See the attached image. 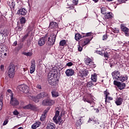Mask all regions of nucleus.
<instances>
[{"mask_svg":"<svg viewBox=\"0 0 129 129\" xmlns=\"http://www.w3.org/2000/svg\"><path fill=\"white\" fill-rule=\"evenodd\" d=\"M46 41L47 44L49 46H52V45H54L55 41H56V35L51 34L49 37L46 36Z\"/></svg>","mask_w":129,"mask_h":129,"instance_id":"obj_1","label":"nucleus"},{"mask_svg":"<svg viewBox=\"0 0 129 129\" xmlns=\"http://www.w3.org/2000/svg\"><path fill=\"white\" fill-rule=\"evenodd\" d=\"M16 74V67L14 64H10L9 67L8 76L9 78H14Z\"/></svg>","mask_w":129,"mask_h":129,"instance_id":"obj_2","label":"nucleus"},{"mask_svg":"<svg viewBox=\"0 0 129 129\" xmlns=\"http://www.w3.org/2000/svg\"><path fill=\"white\" fill-rule=\"evenodd\" d=\"M60 112L59 111H56L55 116L53 118V120L56 124H61L62 122V119H61V116H59Z\"/></svg>","mask_w":129,"mask_h":129,"instance_id":"obj_3","label":"nucleus"},{"mask_svg":"<svg viewBox=\"0 0 129 129\" xmlns=\"http://www.w3.org/2000/svg\"><path fill=\"white\" fill-rule=\"evenodd\" d=\"M42 105H47L48 106H52L53 104L55 103V100L50 99H46L42 101Z\"/></svg>","mask_w":129,"mask_h":129,"instance_id":"obj_4","label":"nucleus"},{"mask_svg":"<svg viewBox=\"0 0 129 129\" xmlns=\"http://www.w3.org/2000/svg\"><path fill=\"white\" fill-rule=\"evenodd\" d=\"M17 89H19L20 91L24 92V93H28L29 92V87L26 85H21L17 87Z\"/></svg>","mask_w":129,"mask_h":129,"instance_id":"obj_5","label":"nucleus"},{"mask_svg":"<svg viewBox=\"0 0 129 129\" xmlns=\"http://www.w3.org/2000/svg\"><path fill=\"white\" fill-rule=\"evenodd\" d=\"M23 109H31V110H33L34 111H37L39 110V109L36 106V105H33L32 104H29L23 107Z\"/></svg>","mask_w":129,"mask_h":129,"instance_id":"obj_6","label":"nucleus"},{"mask_svg":"<svg viewBox=\"0 0 129 129\" xmlns=\"http://www.w3.org/2000/svg\"><path fill=\"white\" fill-rule=\"evenodd\" d=\"M19 101L14 96L11 97L10 104L13 106H18L19 104Z\"/></svg>","mask_w":129,"mask_h":129,"instance_id":"obj_7","label":"nucleus"},{"mask_svg":"<svg viewBox=\"0 0 129 129\" xmlns=\"http://www.w3.org/2000/svg\"><path fill=\"white\" fill-rule=\"evenodd\" d=\"M113 83L114 85L117 86L120 90H122V89H124V87H125V84L124 83H121L119 82L114 81Z\"/></svg>","mask_w":129,"mask_h":129,"instance_id":"obj_8","label":"nucleus"},{"mask_svg":"<svg viewBox=\"0 0 129 129\" xmlns=\"http://www.w3.org/2000/svg\"><path fill=\"white\" fill-rule=\"evenodd\" d=\"M36 70V60L35 59H32L31 61V67H30V73L33 74L35 71Z\"/></svg>","mask_w":129,"mask_h":129,"instance_id":"obj_9","label":"nucleus"},{"mask_svg":"<svg viewBox=\"0 0 129 129\" xmlns=\"http://www.w3.org/2000/svg\"><path fill=\"white\" fill-rule=\"evenodd\" d=\"M88 75V71H87V70L85 69V70H82L80 71L79 74H78V76L80 77H86Z\"/></svg>","mask_w":129,"mask_h":129,"instance_id":"obj_10","label":"nucleus"},{"mask_svg":"<svg viewBox=\"0 0 129 129\" xmlns=\"http://www.w3.org/2000/svg\"><path fill=\"white\" fill-rule=\"evenodd\" d=\"M85 63L86 65H89L91 67H94L95 66L94 62L92 61V59L89 57L85 59Z\"/></svg>","mask_w":129,"mask_h":129,"instance_id":"obj_11","label":"nucleus"},{"mask_svg":"<svg viewBox=\"0 0 129 129\" xmlns=\"http://www.w3.org/2000/svg\"><path fill=\"white\" fill-rule=\"evenodd\" d=\"M48 83L50 85L53 86V85H56L57 83H58L59 80H58V77L56 78H54L53 79H51L50 80H48Z\"/></svg>","mask_w":129,"mask_h":129,"instance_id":"obj_12","label":"nucleus"},{"mask_svg":"<svg viewBox=\"0 0 129 129\" xmlns=\"http://www.w3.org/2000/svg\"><path fill=\"white\" fill-rule=\"evenodd\" d=\"M120 28H121V31H122V32H124V33L125 34V36L126 37H128V36H129L128 28H127L126 27L124 26V25L123 24H121Z\"/></svg>","mask_w":129,"mask_h":129,"instance_id":"obj_13","label":"nucleus"},{"mask_svg":"<svg viewBox=\"0 0 129 129\" xmlns=\"http://www.w3.org/2000/svg\"><path fill=\"white\" fill-rule=\"evenodd\" d=\"M45 41H47V35H45L39 39L38 40L39 46H43V45H45Z\"/></svg>","mask_w":129,"mask_h":129,"instance_id":"obj_14","label":"nucleus"},{"mask_svg":"<svg viewBox=\"0 0 129 129\" xmlns=\"http://www.w3.org/2000/svg\"><path fill=\"white\" fill-rule=\"evenodd\" d=\"M65 73L66 76H67L68 77H70V76H73V75H74V73H75V72L73 69H68L65 72Z\"/></svg>","mask_w":129,"mask_h":129,"instance_id":"obj_15","label":"nucleus"},{"mask_svg":"<svg viewBox=\"0 0 129 129\" xmlns=\"http://www.w3.org/2000/svg\"><path fill=\"white\" fill-rule=\"evenodd\" d=\"M49 110L50 109H46L43 111V114L40 117L41 121H44V120L46 119V117H47V113H48V112L49 111Z\"/></svg>","mask_w":129,"mask_h":129,"instance_id":"obj_16","label":"nucleus"},{"mask_svg":"<svg viewBox=\"0 0 129 129\" xmlns=\"http://www.w3.org/2000/svg\"><path fill=\"white\" fill-rule=\"evenodd\" d=\"M57 74L54 72H50L47 75L48 80L50 79H53V78L57 77Z\"/></svg>","mask_w":129,"mask_h":129,"instance_id":"obj_17","label":"nucleus"},{"mask_svg":"<svg viewBox=\"0 0 129 129\" xmlns=\"http://www.w3.org/2000/svg\"><path fill=\"white\" fill-rule=\"evenodd\" d=\"M112 76L117 80H118L119 78L120 77V74H119V72L118 71H115L112 73Z\"/></svg>","mask_w":129,"mask_h":129,"instance_id":"obj_18","label":"nucleus"},{"mask_svg":"<svg viewBox=\"0 0 129 129\" xmlns=\"http://www.w3.org/2000/svg\"><path fill=\"white\" fill-rule=\"evenodd\" d=\"M27 13H28V12L25 8L21 9L18 11V14H19V15H21L22 16H26Z\"/></svg>","mask_w":129,"mask_h":129,"instance_id":"obj_19","label":"nucleus"},{"mask_svg":"<svg viewBox=\"0 0 129 129\" xmlns=\"http://www.w3.org/2000/svg\"><path fill=\"white\" fill-rule=\"evenodd\" d=\"M40 125H41V122L37 121L32 124V125L31 126V128L36 129L39 127V126H40Z\"/></svg>","mask_w":129,"mask_h":129,"instance_id":"obj_20","label":"nucleus"},{"mask_svg":"<svg viewBox=\"0 0 129 129\" xmlns=\"http://www.w3.org/2000/svg\"><path fill=\"white\" fill-rule=\"evenodd\" d=\"M49 28L50 29H57L58 28V24L56 22H52L50 23Z\"/></svg>","mask_w":129,"mask_h":129,"instance_id":"obj_21","label":"nucleus"},{"mask_svg":"<svg viewBox=\"0 0 129 129\" xmlns=\"http://www.w3.org/2000/svg\"><path fill=\"white\" fill-rule=\"evenodd\" d=\"M28 97L29 98H30V99H32L33 101H34V102H36V103L39 102V100H38V98L37 96L29 95Z\"/></svg>","mask_w":129,"mask_h":129,"instance_id":"obj_22","label":"nucleus"},{"mask_svg":"<svg viewBox=\"0 0 129 129\" xmlns=\"http://www.w3.org/2000/svg\"><path fill=\"white\" fill-rule=\"evenodd\" d=\"M91 41V39L89 37H87L85 39L84 41H83L82 45V46H85V45H87L89 42Z\"/></svg>","mask_w":129,"mask_h":129,"instance_id":"obj_23","label":"nucleus"},{"mask_svg":"<svg viewBox=\"0 0 129 129\" xmlns=\"http://www.w3.org/2000/svg\"><path fill=\"white\" fill-rule=\"evenodd\" d=\"M56 128V125L53 123H50L48 124L46 126V129H55Z\"/></svg>","mask_w":129,"mask_h":129,"instance_id":"obj_24","label":"nucleus"},{"mask_svg":"<svg viewBox=\"0 0 129 129\" xmlns=\"http://www.w3.org/2000/svg\"><path fill=\"white\" fill-rule=\"evenodd\" d=\"M0 36H2V37H4H4L9 36V31L7 30H5L3 31H1L0 32Z\"/></svg>","mask_w":129,"mask_h":129,"instance_id":"obj_25","label":"nucleus"},{"mask_svg":"<svg viewBox=\"0 0 129 129\" xmlns=\"http://www.w3.org/2000/svg\"><path fill=\"white\" fill-rule=\"evenodd\" d=\"M51 95L52 97L55 98L56 97H58V96H59V92L56 90H53L51 91Z\"/></svg>","mask_w":129,"mask_h":129,"instance_id":"obj_26","label":"nucleus"},{"mask_svg":"<svg viewBox=\"0 0 129 129\" xmlns=\"http://www.w3.org/2000/svg\"><path fill=\"white\" fill-rule=\"evenodd\" d=\"M122 101H123L122 98L119 97L117 98L115 101V103L116 105H121L122 103Z\"/></svg>","mask_w":129,"mask_h":129,"instance_id":"obj_27","label":"nucleus"},{"mask_svg":"<svg viewBox=\"0 0 129 129\" xmlns=\"http://www.w3.org/2000/svg\"><path fill=\"white\" fill-rule=\"evenodd\" d=\"M113 17V14L111 12H108L105 14V19H111Z\"/></svg>","mask_w":129,"mask_h":129,"instance_id":"obj_28","label":"nucleus"},{"mask_svg":"<svg viewBox=\"0 0 129 129\" xmlns=\"http://www.w3.org/2000/svg\"><path fill=\"white\" fill-rule=\"evenodd\" d=\"M127 76L124 75L123 76H120L118 80H119V81H121L122 82H124V81L127 80Z\"/></svg>","mask_w":129,"mask_h":129,"instance_id":"obj_29","label":"nucleus"},{"mask_svg":"<svg viewBox=\"0 0 129 129\" xmlns=\"http://www.w3.org/2000/svg\"><path fill=\"white\" fill-rule=\"evenodd\" d=\"M36 97H37V99L39 100V99H41V98H44L45 97V93L42 92L40 94H38Z\"/></svg>","mask_w":129,"mask_h":129,"instance_id":"obj_30","label":"nucleus"},{"mask_svg":"<svg viewBox=\"0 0 129 129\" xmlns=\"http://www.w3.org/2000/svg\"><path fill=\"white\" fill-rule=\"evenodd\" d=\"M82 38H83V36L81 35L79 33H77L75 34V39L76 40V41H78L79 40H80Z\"/></svg>","mask_w":129,"mask_h":129,"instance_id":"obj_31","label":"nucleus"},{"mask_svg":"<svg viewBox=\"0 0 129 129\" xmlns=\"http://www.w3.org/2000/svg\"><path fill=\"white\" fill-rule=\"evenodd\" d=\"M91 79L93 82H96L97 81V75H96V74L92 75Z\"/></svg>","mask_w":129,"mask_h":129,"instance_id":"obj_32","label":"nucleus"},{"mask_svg":"<svg viewBox=\"0 0 129 129\" xmlns=\"http://www.w3.org/2000/svg\"><path fill=\"white\" fill-rule=\"evenodd\" d=\"M67 43V41H66V40L64 39H62L60 40V41L59 42V46L60 47H64V46H65Z\"/></svg>","mask_w":129,"mask_h":129,"instance_id":"obj_33","label":"nucleus"},{"mask_svg":"<svg viewBox=\"0 0 129 129\" xmlns=\"http://www.w3.org/2000/svg\"><path fill=\"white\" fill-rule=\"evenodd\" d=\"M22 54L24 55L25 56H27V57H31V56L33 55V53H32V52H23Z\"/></svg>","mask_w":129,"mask_h":129,"instance_id":"obj_34","label":"nucleus"},{"mask_svg":"<svg viewBox=\"0 0 129 129\" xmlns=\"http://www.w3.org/2000/svg\"><path fill=\"white\" fill-rule=\"evenodd\" d=\"M3 95L0 97V110H2L3 108Z\"/></svg>","mask_w":129,"mask_h":129,"instance_id":"obj_35","label":"nucleus"},{"mask_svg":"<svg viewBox=\"0 0 129 129\" xmlns=\"http://www.w3.org/2000/svg\"><path fill=\"white\" fill-rule=\"evenodd\" d=\"M82 124V123H81V118H80L79 120H77L76 123V125L77 126H80V125H81Z\"/></svg>","mask_w":129,"mask_h":129,"instance_id":"obj_36","label":"nucleus"},{"mask_svg":"<svg viewBox=\"0 0 129 129\" xmlns=\"http://www.w3.org/2000/svg\"><path fill=\"white\" fill-rule=\"evenodd\" d=\"M101 13L103 15H105L106 14V9L102 8L101 9Z\"/></svg>","mask_w":129,"mask_h":129,"instance_id":"obj_37","label":"nucleus"},{"mask_svg":"<svg viewBox=\"0 0 129 129\" xmlns=\"http://www.w3.org/2000/svg\"><path fill=\"white\" fill-rule=\"evenodd\" d=\"M7 92H8V93H9V94L10 97H12L13 96H14V93H13V91H12L11 90L8 89L7 90Z\"/></svg>","mask_w":129,"mask_h":129,"instance_id":"obj_38","label":"nucleus"},{"mask_svg":"<svg viewBox=\"0 0 129 129\" xmlns=\"http://www.w3.org/2000/svg\"><path fill=\"white\" fill-rule=\"evenodd\" d=\"M20 22L21 24H25L26 23V18L25 17H22L20 19Z\"/></svg>","mask_w":129,"mask_h":129,"instance_id":"obj_39","label":"nucleus"},{"mask_svg":"<svg viewBox=\"0 0 129 129\" xmlns=\"http://www.w3.org/2000/svg\"><path fill=\"white\" fill-rule=\"evenodd\" d=\"M15 6H16V5L15 4V3H14V2L9 3V6L10 7L11 9H14V8H15Z\"/></svg>","mask_w":129,"mask_h":129,"instance_id":"obj_40","label":"nucleus"},{"mask_svg":"<svg viewBox=\"0 0 129 129\" xmlns=\"http://www.w3.org/2000/svg\"><path fill=\"white\" fill-rule=\"evenodd\" d=\"M92 85H94L92 82H89L87 84V87H91V86H92Z\"/></svg>","mask_w":129,"mask_h":129,"instance_id":"obj_41","label":"nucleus"},{"mask_svg":"<svg viewBox=\"0 0 129 129\" xmlns=\"http://www.w3.org/2000/svg\"><path fill=\"white\" fill-rule=\"evenodd\" d=\"M104 56L105 58H108V57H109V53H108V52H107V51H105L104 53Z\"/></svg>","mask_w":129,"mask_h":129,"instance_id":"obj_42","label":"nucleus"},{"mask_svg":"<svg viewBox=\"0 0 129 129\" xmlns=\"http://www.w3.org/2000/svg\"><path fill=\"white\" fill-rule=\"evenodd\" d=\"M104 95H105V97H106V98H107V96H108V95H109V92H108V91H107V90H106V91H105L104 92Z\"/></svg>","mask_w":129,"mask_h":129,"instance_id":"obj_43","label":"nucleus"},{"mask_svg":"<svg viewBox=\"0 0 129 129\" xmlns=\"http://www.w3.org/2000/svg\"><path fill=\"white\" fill-rule=\"evenodd\" d=\"M2 53H3L4 54V56H7V53H5V52H7V48H2Z\"/></svg>","mask_w":129,"mask_h":129,"instance_id":"obj_44","label":"nucleus"},{"mask_svg":"<svg viewBox=\"0 0 129 129\" xmlns=\"http://www.w3.org/2000/svg\"><path fill=\"white\" fill-rule=\"evenodd\" d=\"M112 99H113V98H112V97H107V98L106 97H105V102H106V101H107V100H112Z\"/></svg>","mask_w":129,"mask_h":129,"instance_id":"obj_45","label":"nucleus"},{"mask_svg":"<svg viewBox=\"0 0 129 129\" xmlns=\"http://www.w3.org/2000/svg\"><path fill=\"white\" fill-rule=\"evenodd\" d=\"M8 123H9V119H6L4 121L3 125H7V124H8Z\"/></svg>","mask_w":129,"mask_h":129,"instance_id":"obj_46","label":"nucleus"},{"mask_svg":"<svg viewBox=\"0 0 129 129\" xmlns=\"http://www.w3.org/2000/svg\"><path fill=\"white\" fill-rule=\"evenodd\" d=\"M127 0H118L119 4H123V3H125Z\"/></svg>","mask_w":129,"mask_h":129,"instance_id":"obj_47","label":"nucleus"},{"mask_svg":"<svg viewBox=\"0 0 129 129\" xmlns=\"http://www.w3.org/2000/svg\"><path fill=\"white\" fill-rule=\"evenodd\" d=\"M1 71L4 72L5 71V66L4 64H2L0 67Z\"/></svg>","mask_w":129,"mask_h":129,"instance_id":"obj_48","label":"nucleus"},{"mask_svg":"<svg viewBox=\"0 0 129 129\" xmlns=\"http://www.w3.org/2000/svg\"><path fill=\"white\" fill-rule=\"evenodd\" d=\"M89 36H91V33L90 32L86 33L85 36H83V38H84V37H89Z\"/></svg>","mask_w":129,"mask_h":129,"instance_id":"obj_49","label":"nucleus"},{"mask_svg":"<svg viewBox=\"0 0 129 129\" xmlns=\"http://www.w3.org/2000/svg\"><path fill=\"white\" fill-rule=\"evenodd\" d=\"M72 65H73V63L71 62L67 63V66H68V67H71V66H72Z\"/></svg>","mask_w":129,"mask_h":129,"instance_id":"obj_50","label":"nucleus"},{"mask_svg":"<svg viewBox=\"0 0 129 129\" xmlns=\"http://www.w3.org/2000/svg\"><path fill=\"white\" fill-rule=\"evenodd\" d=\"M106 39H107V36L106 35H103V38H102L103 41H105V40H106Z\"/></svg>","mask_w":129,"mask_h":129,"instance_id":"obj_51","label":"nucleus"},{"mask_svg":"<svg viewBox=\"0 0 129 129\" xmlns=\"http://www.w3.org/2000/svg\"><path fill=\"white\" fill-rule=\"evenodd\" d=\"M13 113L14 115H18V114H19V112L16 110L13 112Z\"/></svg>","mask_w":129,"mask_h":129,"instance_id":"obj_52","label":"nucleus"},{"mask_svg":"<svg viewBox=\"0 0 129 129\" xmlns=\"http://www.w3.org/2000/svg\"><path fill=\"white\" fill-rule=\"evenodd\" d=\"M92 123H93V124H95V123H98L99 124V122H98V121H97V120H93L92 122Z\"/></svg>","mask_w":129,"mask_h":129,"instance_id":"obj_53","label":"nucleus"},{"mask_svg":"<svg viewBox=\"0 0 129 129\" xmlns=\"http://www.w3.org/2000/svg\"><path fill=\"white\" fill-rule=\"evenodd\" d=\"M73 3L74 5H77L78 4V0H73Z\"/></svg>","mask_w":129,"mask_h":129,"instance_id":"obj_54","label":"nucleus"},{"mask_svg":"<svg viewBox=\"0 0 129 129\" xmlns=\"http://www.w3.org/2000/svg\"><path fill=\"white\" fill-rule=\"evenodd\" d=\"M86 102H88V103H90V104H93V101H90L89 100H87Z\"/></svg>","mask_w":129,"mask_h":129,"instance_id":"obj_55","label":"nucleus"},{"mask_svg":"<svg viewBox=\"0 0 129 129\" xmlns=\"http://www.w3.org/2000/svg\"><path fill=\"white\" fill-rule=\"evenodd\" d=\"M82 47L81 46H79L78 47V51H79V52H81V51H82Z\"/></svg>","mask_w":129,"mask_h":129,"instance_id":"obj_56","label":"nucleus"},{"mask_svg":"<svg viewBox=\"0 0 129 129\" xmlns=\"http://www.w3.org/2000/svg\"><path fill=\"white\" fill-rule=\"evenodd\" d=\"M92 121H93V118H89V120L88 121V122H91V123H92Z\"/></svg>","mask_w":129,"mask_h":129,"instance_id":"obj_57","label":"nucleus"},{"mask_svg":"<svg viewBox=\"0 0 129 129\" xmlns=\"http://www.w3.org/2000/svg\"><path fill=\"white\" fill-rule=\"evenodd\" d=\"M36 87H37V88H38V89H42V87L40 85H37Z\"/></svg>","mask_w":129,"mask_h":129,"instance_id":"obj_58","label":"nucleus"},{"mask_svg":"<svg viewBox=\"0 0 129 129\" xmlns=\"http://www.w3.org/2000/svg\"><path fill=\"white\" fill-rule=\"evenodd\" d=\"M97 54H99V55H102V52L100 51H96Z\"/></svg>","mask_w":129,"mask_h":129,"instance_id":"obj_59","label":"nucleus"},{"mask_svg":"<svg viewBox=\"0 0 129 129\" xmlns=\"http://www.w3.org/2000/svg\"><path fill=\"white\" fill-rule=\"evenodd\" d=\"M18 44L17 41H15L13 43V46H17V44Z\"/></svg>","mask_w":129,"mask_h":129,"instance_id":"obj_60","label":"nucleus"},{"mask_svg":"<svg viewBox=\"0 0 129 129\" xmlns=\"http://www.w3.org/2000/svg\"><path fill=\"white\" fill-rule=\"evenodd\" d=\"M19 31H21V30H23V27H18Z\"/></svg>","mask_w":129,"mask_h":129,"instance_id":"obj_61","label":"nucleus"},{"mask_svg":"<svg viewBox=\"0 0 129 129\" xmlns=\"http://www.w3.org/2000/svg\"><path fill=\"white\" fill-rule=\"evenodd\" d=\"M96 112L97 113H98V112H99V110L98 109H97L96 110Z\"/></svg>","mask_w":129,"mask_h":129,"instance_id":"obj_62","label":"nucleus"},{"mask_svg":"<svg viewBox=\"0 0 129 129\" xmlns=\"http://www.w3.org/2000/svg\"><path fill=\"white\" fill-rule=\"evenodd\" d=\"M118 43H119V44H123V43H122V42H121V41H119V42H118Z\"/></svg>","mask_w":129,"mask_h":129,"instance_id":"obj_63","label":"nucleus"},{"mask_svg":"<svg viewBox=\"0 0 129 129\" xmlns=\"http://www.w3.org/2000/svg\"><path fill=\"white\" fill-rule=\"evenodd\" d=\"M18 129H24L22 127H20Z\"/></svg>","mask_w":129,"mask_h":129,"instance_id":"obj_64","label":"nucleus"}]
</instances>
